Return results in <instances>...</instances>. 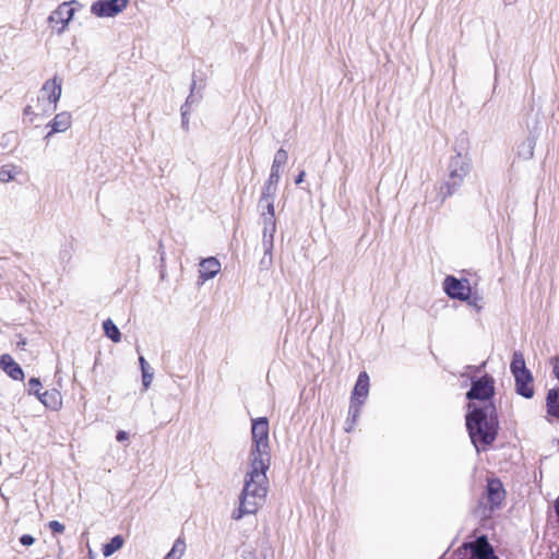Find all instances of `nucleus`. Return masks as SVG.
<instances>
[{"label": "nucleus", "instance_id": "f257e3e1", "mask_svg": "<svg viewBox=\"0 0 559 559\" xmlns=\"http://www.w3.org/2000/svg\"><path fill=\"white\" fill-rule=\"evenodd\" d=\"M465 427L477 453L493 444L499 433V417L495 403H467Z\"/></svg>", "mask_w": 559, "mask_h": 559}, {"label": "nucleus", "instance_id": "f03ea898", "mask_svg": "<svg viewBox=\"0 0 559 559\" xmlns=\"http://www.w3.org/2000/svg\"><path fill=\"white\" fill-rule=\"evenodd\" d=\"M468 139L465 132L461 133L454 147L455 155L451 156L447 167V176L440 186L438 197L441 202L459 191L465 177L472 169L471 157L467 153Z\"/></svg>", "mask_w": 559, "mask_h": 559}, {"label": "nucleus", "instance_id": "7ed1b4c3", "mask_svg": "<svg viewBox=\"0 0 559 559\" xmlns=\"http://www.w3.org/2000/svg\"><path fill=\"white\" fill-rule=\"evenodd\" d=\"M270 464L255 460L250 462V469L245 475L243 488L240 492L239 499L248 502H261L265 499L269 489V479L266 472Z\"/></svg>", "mask_w": 559, "mask_h": 559}, {"label": "nucleus", "instance_id": "20e7f679", "mask_svg": "<svg viewBox=\"0 0 559 559\" xmlns=\"http://www.w3.org/2000/svg\"><path fill=\"white\" fill-rule=\"evenodd\" d=\"M269 419L266 417H258L251 421V439L252 445L250 450V462L261 460L266 464H271V451L269 442Z\"/></svg>", "mask_w": 559, "mask_h": 559}, {"label": "nucleus", "instance_id": "39448f33", "mask_svg": "<svg viewBox=\"0 0 559 559\" xmlns=\"http://www.w3.org/2000/svg\"><path fill=\"white\" fill-rule=\"evenodd\" d=\"M495 393V379L491 374L485 373L480 377L471 378V388L465 393V397L468 403L478 401L488 404L493 403Z\"/></svg>", "mask_w": 559, "mask_h": 559}, {"label": "nucleus", "instance_id": "423d86ee", "mask_svg": "<svg viewBox=\"0 0 559 559\" xmlns=\"http://www.w3.org/2000/svg\"><path fill=\"white\" fill-rule=\"evenodd\" d=\"M204 78H202L201 72H193L192 73V82L190 84V93L186 99V103L181 106V123L182 128L188 129V115H189V107L195 104H199L202 99V93L201 91L205 87Z\"/></svg>", "mask_w": 559, "mask_h": 559}, {"label": "nucleus", "instance_id": "0eeeda50", "mask_svg": "<svg viewBox=\"0 0 559 559\" xmlns=\"http://www.w3.org/2000/svg\"><path fill=\"white\" fill-rule=\"evenodd\" d=\"M445 295L453 300H467L472 289L469 281L465 277L457 278L454 275H447L442 283Z\"/></svg>", "mask_w": 559, "mask_h": 559}, {"label": "nucleus", "instance_id": "6e6552de", "mask_svg": "<svg viewBox=\"0 0 559 559\" xmlns=\"http://www.w3.org/2000/svg\"><path fill=\"white\" fill-rule=\"evenodd\" d=\"M506 489L502 481L497 478H488L484 496L488 503V511L490 515L496 510L500 509L506 499Z\"/></svg>", "mask_w": 559, "mask_h": 559}, {"label": "nucleus", "instance_id": "1a4fd4ad", "mask_svg": "<svg viewBox=\"0 0 559 559\" xmlns=\"http://www.w3.org/2000/svg\"><path fill=\"white\" fill-rule=\"evenodd\" d=\"M78 3L75 0L71 2H63L56 10H53L48 16L49 25L55 28L57 27V33L61 34L69 25L70 21L73 19L75 9L71 7V4Z\"/></svg>", "mask_w": 559, "mask_h": 559}, {"label": "nucleus", "instance_id": "9d476101", "mask_svg": "<svg viewBox=\"0 0 559 559\" xmlns=\"http://www.w3.org/2000/svg\"><path fill=\"white\" fill-rule=\"evenodd\" d=\"M128 0H97L92 3L91 12L97 17H114L122 12Z\"/></svg>", "mask_w": 559, "mask_h": 559}, {"label": "nucleus", "instance_id": "9b49d317", "mask_svg": "<svg viewBox=\"0 0 559 559\" xmlns=\"http://www.w3.org/2000/svg\"><path fill=\"white\" fill-rule=\"evenodd\" d=\"M62 92V80L53 76L52 79L47 80L40 93L43 97L47 94L48 108L43 109L44 112H52L57 109V104L61 97Z\"/></svg>", "mask_w": 559, "mask_h": 559}, {"label": "nucleus", "instance_id": "f8f14e48", "mask_svg": "<svg viewBox=\"0 0 559 559\" xmlns=\"http://www.w3.org/2000/svg\"><path fill=\"white\" fill-rule=\"evenodd\" d=\"M528 128L530 133L527 138L522 143H520L516 148L518 156L524 160H528L534 156L536 141L543 129L537 118L535 119L534 126L532 128L528 126Z\"/></svg>", "mask_w": 559, "mask_h": 559}, {"label": "nucleus", "instance_id": "ddd939ff", "mask_svg": "<svg viewBox=\"0 0 559 559\" xmlns=\"http://www.w3.org/2000/svg\"><path fill=\"white\" fill-rule=\"evenodd\" d=\"M515 392L524 399L534 396L533 374L531 371L514 374Z\"/></svg>", "mask_w": 559, "mask_h": 559}, {"label": "nucleus", "instance_id": "4468645a", "mask_svg": "<svg viewBox=\"0 0 559 559\" xmlns=\"http://www.w3.org/2000/svg\"><path fill=\"white\" fill-rule=\"evenodd\" d=\"M369 393V376L366 371H361L358 374L356 383L354 385L350 402H357L364 404Z\"/></svg>", "mask_w": 559, "mask_h": 559}, {"label": "nucleus", "instance_id": "2eb2a0df", "mask_svg": "<svg viewBox=\"0 0 559 559\" xmlns=\"http://www.w3.org/2000/svg\"><path fill=\"white\" fill-rule=\"evenodd\" d=\"M263 221V235L262 246L266 249V253L273 250L274 246V234L276 231V218L275 216H261Z\"/></svg>", "mask_w": 559, "mask_h": 559}, {"label": "nucleus", "instance_id": "dca6fc26", "mask_svg": "<svg viewBox=\"0 0 559 559\" xmlns=\"http://www.w3.org/2000/svg\"><path fill=\"white\" fill-rule=\"evenodd\" d=\"M0 368L13 380L24 379L22 367L9 354L0 356Z\"/></svg>", "mask_w": 559, "mask_h": 559}, {"label": "nucleus", "instance_id": "f3484780", "mask_svg": "<svg viewBox=\"0 0 559 559\" xmlns=\"http://www.w3.org/2000/svg\"><path fill=\"white\" fill-rule=\"evenodd\" d=\"M72 116L68 111L57 114L53 119L47 124L50 131L47 133L46 139L55 133L64 132L71 127Z\"/></svg>", "mask_w": 559, "mask_h": 559}, {"label": "nucleus", "instance_id": "a211bd4d", "mask_svg": "<svg viewBox=\"0 0 559 559\" xmlns=\"http://www.w3.org/2000/svg\"><path fill=\"white\" fill-rule=\"evenodd\" d=\"M219 270L221 263L216 258H205L200 262L199 276L203 282H205L213 278L219 272Z\"/></svg>", "mask_w": 559, "mask_h": 559}, {"label": "nucleus", "instance_id": "6ab92c4d", "mask_svg": "<svg viewBox=\"0 0 559 559\" xmlns=\"http://www.w3.org/2000/svg\"><path fill=\"white\" fill-rule=\"evenodd\" d=\"M34 394L38 397V400L48 408L50 409H58L61 404H62V400H61V394L59 391L57 390H50V391H45L44 393H40L38 391H34Z\"/></svg>", "mask_w": 559, "mask_h": 559}, {"label": "nucleus", "instance_id": "aec40b11", "mask_svg": "<svg viewBox=\"0 0 559 559\" xmlns=\"http://www.w3.org/2000/svg\"><path fill=\"white\" fill-rule=\"evenodd\" d=\"M287 152L284 148H280L274 156V160L271 167V173L267 179H271V181H280V169L282 166H284L287 162Z\"/></svg>", "mask_w": 559, "mask_h": 559}, {"label": "nucleus", "instance_id": "412c9836", "mask_svg": "<svg viewBox=\"0 0 559 559\" xmlns=\"http://www.w3.org/2000/svg\"><path fill=\"white\" fill-rule=\"evenodd\" d=\"M259 509V502H248L239 499V507L233 511L231 519L239 521L245 515L254 514Z\"/></svg>", "mask_w": 559, "mask_h": 559}, {"label": "nucleus", "instance_id": "4be33fe9", "mask_svg": "<svg viewBox=\"0 0 559 559\" xmlns=\"http://www.w3.org/2000/svg\"><path fill=\"white\" fill-rule=\"evenodd\" d=\"M547 413L559 419V386L548 391L546 397Z\"/></svg>", "mask_w": 559, "mask_h": 559}, {"label": "nucleus", "instance_id": "5701e85b", "mask_svg": "<svg viewBox=\"0 0 559 559\" xmlns=\"http://www.w3.org/2000/svg\"><path fill=\"white\" fill-rule=\"evenodd\" d=\"M361 406H362V404L357 403V402L349 403L348 415H347V418L345 421V427H344L346 432H350L354 429V427L360 416Z\"/></svg>", "mask_w": 559, "mask_h": 559}, {"label": "nucleus", "instance_id": "b1692460", "mask_svg": "<svg viewBox=\"0 0 559 559\" xmlns=\"http://www.w3.org/2000/svg\"><path fill=\"white\" fill-rule=\"evenodd\" d=\"M510 371L512 376L531 371L525 364L524 355L520 350H514L510 364Z\"/></svg>", "mask_w": 559, "mask_h": 559}, {"label": "nucleus", "instance_id": "393cba45", "mask_svg": "<svg viewBox=\"0 0 559 559\" xmlns=\"http://www.w3.org/2000/svg\"><path fill=\"white\" fill-rule=\"evenodd\" d=\"M124 538L122 535H115L110 540L103 545L102 552L104 557L112 556L117 550L122 548Z\"/></svg>", "mask_w": 559, "mask_h": 559}, {"label": "nucleus", "instance_id": "a878e982", "mask_svg": "<svg viewBox=\"0 0 559 559\" xmlns=\"http://www.w3.org/2000/svg\"><path fill=\"white\" fill-rule=\"evenodd\" d=\"M277 181H271V179H267L262 188L261 197L259 201H261V204L263 205L264 201L274 200L276 192H277Z\"/></svg>", "mask_w": 559, "mask_h": 559}, {"label": "nucleus", "instance_id": "bb28decb", "mask_svg": "<svg viewBox=\"0 0 559 559\" xmlns=\"http://www.w3.org/2000/svg\"><path fill=\"white\" fill-rule=\"evenodd\" d=\"M103 330L105 335L112 342L118 343L121 340V333L118 326L111 319H107L103 322Z\"/></svg>", "mask_w": 559, "mask_h": 559}, {"label": "nucleus", "instance_id": "cd10ccee", "mask_svg": "<svg viewBox=\"0 0 559 559\" xmlns=\"http://www.w3.org/2000/svg\"><path fill=\"white\" fill-rule=\"evenodd\" d=\"M139 362H140L141 371H142L143 386H144V389H148V386L151 385V383L153 381V376H154L152 368L150 367V365L147 364V361L145 360V358L143 356L139 357Z\"/></svg>", "mask_w": 559, "mask_h": 559}, {"label": "nucleus", "instance_id": "c85d7f7f", "mask_svg": "<svg viewBox=\"0 0 559 559\" xmlns=\"http://www.w3.org/2000/svg\"><path fill=\"white\" fill-rule=\"evenodd\" d=\"M186 550V543L181 538H177L171 547V549L168 551V554L165 556L164 559H180Z\"/></svg>", "mask_w": 559, "mask_h": 559}, {"label": "nucleus", "instance_id": "c756f323", "mask_svg": "<svg viewBox=\"0 0 559 559\" xmlns=\"http://www.w3.org/2000/svg\"><path fill=\"white\" fill-rule=\"evenodd\" d=\"M258 209L261 216H275L274 200L264 201L263 205L259 201Z\"/></svg>", "mask_w": 559, "mask_h": 559}, {"label": "nucleus", "instance_id": "7c9ffc66", "mask_svg": "<svg viewBox=\"0 0 559 559\" xmlns=\"http://www.w3.org/2000/svg\"><path fill=\"white\" fill-rule=\"evenodd\" d=\"M468 306H472L476 308L477 310H480L483 306L480 305L483 301V298L476 293L473 292V289L469 290V297L467 300H464Z\"/></svg>", "mask_w": 559, "mask_h": 559}, {"label": "nucleus", "instance_id": "2f4dec72", "mask_svg": "<svg viewBox=\"0 0 559 559\" xmlns=\"http://www.w3.org/2000/svg\"><path fill=\"white\" fill-rule=\"evenodd\" d=\"M48 527L52 534H62L66 530V526L57 520L50 521Z\"/></svg>", "mask_w": 559, "mask_h": 559}, {"label": "nucleus", "instance_id": "473e14b6", "mask_svg": "<svg viewBox=\"0 0 559 559\" xmlns=\"http://www.w3.org/2000/svg\"><path fill=\"white\" fill-rule=\"evenodd\" d=\"M40 386H41V382H40L39 378L32 377L28 380V393L29 394H34V391H38L39 392V388Z\"/></svg>", "mask_w": 559, "mask_h": 559}, {"label": "nucleus", "instance_id": "72a5a7b5", "mask_svg": "<svg viewBox=\"0 0 559 559\" xmlns=\"http://www.w3.org/2000/svg\"><path fill=\"white\" fill-rule=\"evenodd\" d=\"M273 263V257L272 251L270 253H266V249H264V255L260 261L261 269H269Z\"/></svg>", "mask_w": 559, "mask_h": 559}, {"label": "nucleus", "instance_id": "f704fd0d", "mask_svg": "<svg viewBox=\"0 0 559 559\" xmlns=\"http://www.w3.org/2000/svg\"><path fill=\"white\" fill-rule=\"evenodd\" d=\"M13 179H14V176L10 169H7L5 167H2L0 169V181L9 182Z\"/></svg>", "mask_w": 559, "mask_h": 559}, {"label": "nucleus", "instance_id": "c9c22d12", "mask_svg": "<svg viewBox=\"0 0 559 559\" xmlns=\"http://www.w3.org/2000/svg\"><path fill=\"white\" fill-rule=\"evenodd\" d=\"M20 543L23 546L28 547V546H32L35 543V538L31 534H23L20 537Z\"/></svg>", "mask_w": 559, "mask_h": 559}, {"label": "nucleus", "instance_id": "e433bc0d", "mask_svg": "<svg viewBox=\"0 0 559 559\" xmlns=\"http://www.w3.org/2000/svg\"><path fill=\"white\" fill-rule=\"evenodd\" d=\"M128 438H129V433L124 430H119L116 435V440L118 442H123V441L128 440Z\"/></svg>", "mask_w": 559, "mask_h": 559}, {"label": "nucleus", "instance_id": "4c0bfd02", "mask_svg": "<svg viewBox=\"0 0 559 559\" xmlns=\"http://www.w3.org/2000/svg\"><path fill=\"white\" fill-rule=\"evenodd\" d=\"M241 557L243 559H257L254 550H243Z\"/></svg>", "mask_w": 559, "mask_h": 559}, {"label": "nucleus", "instance_id": "58836bf2", "mask_svg": "<svg viewBox=\"0 0 559 559\" xmlns=\"http://www.w3.org/2000/svg\"><path fill=\"white\" fill-rule=\"evenodd\" d=\"M306 176V173L304 170H301L295 178V183L296 185H299L304 181V178Z\"/></svg>", "mask_w": 559, "mask_h": 559}, {"label": "nucleus", "instance_id": "ea45409f", "mask_svg": "<svg viewBox=\"0 0 559 559\" xmlns=\"http://www.w3.org/2000/svg\"><path fill=\"white\" fill-rule=\"evenodd\" d=\"M32 114H33V109H32V107H31V106H26V107L24 108V115H25V116H28V115H32Z\"/></svg>", "mask_w": 559, "mask_h": 559}, {"label": "nucleus", "instance_id": "a19ab883", "mask_svg": "<svg viewBox=\"0 0 559 559\" xmlns=\"http://www.w3.org/2000/svg\"><path fill=\"white\" fill-rule=\"evenodd\" d=\"M554 373H555V376L557 377V379L559 380V366H558V365H556V366L554 367Z\"/></svg>", "mask_w": 559, "mask_h": 559}, {"label": "nucleus", "instance_id": "79ce46f5", "mask_svg": "<svg viewBox=\"0 0 559 559\" xmlns=\"http://www.w3.org/2000/svg\"><path fill=\"white\" fill-rule=\"evenodd\" d=\"M485 365L486 362H483L480 366L473 367V369L478 372ZM468 368H472V366H468Z\"/></svg>", "mask_w": 559, "mask_h": 559}, {"label": "nucleus", "instance_id": "37998d69", "mask_svg": "<svg viewBox=\"0 0 559 559\" xmlns=\"http://www.w3.org/2000/svg\"><path fill=\"white\" fill-rule=\"evenodd\" d=\"M164 255H165V252H164V251H160V261H162V262H164V260H165Z\"/></svg>", "mask_w": 559, "mask_h": 559}, {"label": "nucleus", "instance_id": "c03bdc74", "mask_svg": "<svg viewBox=\"0 0 559 559\" xmlns=\"http://www.w3.org/2000/svg\"><path fill=\"white\" fill-rule=\"evenodd\" d=\"M162 249H163V243H162V241H160V242H159V250H162Z\"/></svg>", "mask_w": 559, "mask_h": 559}, {"label": "nucleus", "instance_id": "a18cd8bd", "mask_svg": "<svg viewBox=\"0 0 559 559\" xmlns=\"http://www.w3.org/2000/svg\"><path fill=\"white\" fill-rule=\"evenodd\" d=\"M558 444H559V439H558Z\"/></svg>", "mask_w": 559, "mask_h": 559}, {"label": "nucleus", "instance_id": "49530a36", "mask_svg": "<svg viewBox=\"0 0 559 559\" xmlns=\"http://www.w3.org/2000/svg\"><path fill=\"white\" fill-rule=\"evenodd\" d=\"M557 559H559V557Z\"/></svg>", "mask_w": 559, "mask_h": 559}]
</instances>
